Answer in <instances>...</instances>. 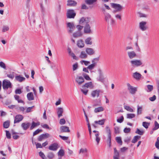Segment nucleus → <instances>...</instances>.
I'll return each mask as SVG.
<instances>
[{"instance_id":"e433bc0d","label":"nucleus","mask_w":159,"mask_h":159,"mask_svg":"<svg viewBox=\"0 0 159 159\" xmlns=\"http://www.w3.org/2000/svg\"><path fill=\"white\" fill-rule=\"evenodd\" d=\"M14 97L15 99L18 101V103H24L23 101L19 98V96L18 95H16Z\"/></svg>"},{"instance_id":"0eeeda50","label":"nucleus","mask_w":159,"mask_h":159,"mask_svg":"<svg viewBox=\"0 0 159 159\" xmlns=\"http://www.w3.org/2000/svg\"><path fill=\"white\" fill-rule=\"evenodd\" d=\"M84 32V33L86 34H90L93 33V32L91 29L90 25L88 24H86L85 26Z\"/></svg>"},{"instance_id":"09e8293b","label":"nucleus","mask_w":159,"mask_h":159,"mask_svg":"<svg viewBox=\"0 0 159 159\" xmlns=\"http://www.w3.org/2000/svg\"><path fill=\"white\" fill-rule=\"evenodd\" d=\"M144 131L143 130H140L139 129H137L135 132L136 134H138L140 135H142L144 134Z\"/></svg>"},{"instance_id":"680f3d73","label":"nucleus","mask_w":159,"mask_h":159,"mask_svg":"<svg viewBox=\"0 0 159 159\" xmlns=\"http://www.w3.org/2000/svg\"><path fill=\"white\" fill-rule=\"evenodd\" d=\"M42 130L41 129H37L36 130L34 133L33 135V136H35L38 134L40 131H41Z\"/></svg>"},{"instance_id":"6e6552de","label":"nucleus","mask_w":159,"mask_h":159,"mask_svg":"<svg viewBox=\"0 0 159 159\" xmlns=\"http://www.w3.org/2000/svg\"><path fill=\"white\" fill-rule=\"evenodd\" d=\"M75 81L78 85H80L84 82V80L83 77L77 75Z\"/></svg>"},{"instance_id":"7ed1b4c3","label":"nucleus","mask_w":159,"mask_h":159,"mask_svg":"<svg viewBox=\"0 0 159 159\" xmlns=\"http://www.w3.org/2000/svg\"><path fill=\"white\" fill-rule=\"evenodd\" d=\"M2 87L4 90H7L8 88H11V83L9 80H4L2 82Z\"/></svg>"},{"instance_id":"c03bdc74","label":"nucleus","mask_w":159,"mask_h":159,"mask_svg":"<svg viewBox=\"0 0 159 159\" xmlns=\"http://www.w3.org/2000/svg\"><path fill=\"white\" fill-rule=\"evenodd\" d=\"M64 151L62 149H60L58 152V155L61 157L63 156L64 155Z\"/></svg>"},{"instance_id":"a18cd8bd","label":"nucleus","mask_w":159,"mask_h":159,"mask_svg":"<svg viewBox=\"0 0 159 159\" xmlns=\"http://www.w3.org/2000/svg\"><path fill=\"white\" fill-rule=\"evenodd\" d=\"M140 138V136H135L133 140L132 141V142L133 143H135L137 142L138 140Z\"/></svg>"},{"instance_id":"c9c22d12","label":"nucleus","mask_w":159,"mask_h":159,"mask_svg":"<svg viewBox=\"0 0 159 159\" xmlns=\"http://www.w3.org/2000/svg\"><path fill=\"white\" fill-rule=\"evenodd\" d=\"M108 26H112L115 25L116 23L115 20H107Z\"/></svg>"},{"instance_id":"a211bd4d","label":"nucleus","mask_w":159,"mask_h":159,"mask_svg":"<svg viewBox=\"0 0 159 159\" xmlns=\"http://www.w3.org/2000/svg\"><path fill=\"white\" fill-rule=\"evenodd\" d=\"M58 148V144L56 143L51 144L48 147V149L51 150L56 151Z\"/></svg>"},{"instance_id":"4be33fe9","label":"nucleus","mask_w":159,"mask_h":159,"mask_svg":"<svg viewBox=\"0 0 159 159\" xmlns=\"http://www.w3.org/2000/svg\"><path fill=\"white\" fill-rule=\"evenodd\" d=\"M15 78L17 81L20 82L24 81L25 80V77L21 76L20 75L16 76Z\"/></svg>"},{"instance_id":"4468645a","label":"nucleus","mask_w":159,"mask_h":159,"mask_svg":"<svg viewBox=\"0 0 159 159\" xmlns=\"http://www.w3.org/2000/svg\"><path fill=\"white\" fill-rule=\"evenodd\" d=\"M133 77L137 80H139L142 77L141 75L139 73L136 72L132 74Z\"/></svg>"},{"instance_id":"ddd939ff","label":"nucleus","mask_w":159,"mask_h":159,"mask_svg":"<svg viewBox=\"0 0 159 159\" xmlns=\"http://www.w3.org/2000/svg\"><path fill=\"white\" fill-rule=\"evenodd\" d=\"M101 91V90L98 89L94 90L92 92L91 95L93 98L95 97L98 98L99 96Z\"/></svg>"},{"instance_id":"72a5a7b5","label":"nucleus","mask_w":159,"mask_h":159,"mask_svg":"<svg viewBox=\"0 0 159 159\" xmlns=\"http://www.w3.org/2000/svg\"><path fill=\"white\" fill-rule=\"evenodd\" d=\"M81 90L82 92L85 95H86L87 94L89 91V90L86 87H83V85L82 86Z\"/></svg>"},{"instance_id":"774afa93","label":"nucleus","mask_w":159,"mask_h":159,"mask_svg":"<svg viewBox=\"0 0 159 159\" xmlns=\"http://www.w3.org/2000/svg\"><path fill=\"white\" fill-rule=\"evenodd\" d=\"M156 98V97L155 95H154L152 97L149 98V100L152 102L154 101Z\"/></svg>"},{"instance_id":"0e129e2a","label":"nucleus","mask_w":159,"mask_h":159,"mask_svg":"<svg viewBox=\"0 0 159 159\" xmlns=\"http://www.w3.org/2000/svg\"><path fill=\"white\" fill-rule=\"evenodd\" d=\"M15 92L16 94H20L22 93V91L21 89H18L15 90Z\"/></svg>"},{"instance_id":"13d9d810","label":"nucleus","mask_w":159,"mask_h":159,"mask_svg":"<svg viewBox=\"0 0 159 159\" xmlns=\"http://www.w3.org/2000/svg\"><path fill=\"white\" fill-rule=\"evenodd\" d=\"M0 67L4 69H6V66L5 64L2 61L0 62Z\"/></svg>"},{"instance_id":"9b49d317","label":"nucleus","mask_w":159,"mask_h":159,"mask_svg":"<svg viewBox=\"0 0 159 159\" xmlns=\"http://www.w3.org/2000/svg\"><path fill=\"white\" fill-rule=\"evenodd\" d=\"M127 54L128 57L131 59L136 58L137 56L135 52L134 51H128Z\"/></svg>"},{"instance_id":"3c124183","label":"nucleus","mask_w":159,"mask_h":159,"mask_svg":"<svg viewBox=\"0 0 159 159\" xmlns=\"http://www.w3.org/2000/svg\"><path fill=\"white\" fill-rule=\"evenodd\" d=\"M114 152L113 157H119V154L116 148H114Z\"/></svg>"},{"instance_id":"de8ad7c7","label":"nucleus","mask_w":159,"mask_h":159,"mask_svg":"<svg viewBox=\"0 0 159 159\" xmlns=\"http://www.w3.org/2000/svg\"><path fill=\"white\" fill-rule=\"evenodd\" d=\"M78 63L77 62L75 63L72 66L73 70L74 71L78 69Z\"/></svg>"},{"instance_id":"37998d69","label":"nucleus","mask_w":159,"mask_h":159,"mask_svg":"<svg viewBox=\"0 0 159 159\" xmlns=\"http://www.w3.org/2000/svg\"><path fill=\"white\" fill-rule=\"evenodd\" d=\"M124 107L125 109L128 111L130 112H133L134 111V110L129 106L125 105L124 106Z\"/></svg>"},{"instance_id":"393cba45","label":"nucleus","mask_w":159,"mask_h":159,"mask_svg":"<svg viewBox=\"0 0 159 159\" xmlns=\"http://www.w3.org/2000/svg\"><path fill=\"white\" fill-rule=\"evenodd\" d=\"M63 112V109L62 108L58 107L57 109V113L59 118L62 116V113Z\"/></svg>"},{"instance_id":"ea45409f","label":"nucleus","mask_w":159,"mask_h":159,"mask_svg":"<svg viewBox=\"0 0 159 159\" xmlns=\"http://www.w3.org/2000/svg\"><path fill=\"white\" fill-rule=\"evenodd\" d=\"M147 87L148 89V90H146V91L147 92H150L153 89V86L152 85H148L147 86Z\"/></svg>"},{"instance_id":"c756f323","label":"nucleus","mask_w":159,"mask_h":159,"mask_svg":"<svg viewBox=\"0 0 159 159\" xmlns=\"http://www.w3.org/2000/svg\"><path fill=\"white\" fill-rule=\"evenodd\" d=\"M40 125L39 122H38L35 123L34 121H33L31 124V125L30 127V130L33 129L34 128L36 127L37 126L39 125Z\"/></svg>"},{"instance_id":"7c9ffc66","label":"nucleus","mask_w":159,"mask_h":159,"mask_svg":"<svg viewBox=\"0 0 159 159\" xmlns=\"http://www.w3.org/2000/svg\"><path fill=\"white\" fill-rule=\"evenodd\" d=\"M77 45L80 48H83L84 45L83 41L81 39L79 40L77 42Z\"/></svg>"},{"instance_id":"58836bf2","label":"nucleus","mask_w":159,"mask_h":159,"mask_svg":"<svg viewBox=\"0 0 159 159\" xmlns=\"http://www.w3.org/2000/svg\"><path fill=\"white\" fill-rule=\"evenodd\" d=\"M137 113L138 115L142 113V107L141 106L140 107L138 105L137 106Z\"/></svg>"},{"instance_id":"052dcab7","label":"nucleus","mask_w":159,"mask_h":159,"mask_svg":"<svg viewBox=\"0 0 159 159\" xmlns=\"http://www.w3.org/2000/svg\"><path fill=\"white\" fill-rule=\"evenodd\" d=\"M44 135H43V134H42L40 135L39 138H38V140L39 141H42L43 139H44Z\"/></svg>"},{"instance_id":"473e14b6","label":"nucleus","mask_w":159,"mask_h":159,"mask_svg":"<svg viewBox=\"0 0 159 159\" xmlns=\"http://www.w3.org/2000/svg\"><path fill=\"white\" fill-rule=\"evenodd\" d=\"M87 57V55L84 51H82L79 56V57L82 59H86Z\"/></svg>"},{"instance_id":"6e6d98bb","label":"nucleus","mask_w":159,"mask_h":159,"mask_svg":"<svg viewBox=\"0 0 159 159\" xmlns=\"http://www.w3.org/2000/svg\"><path fill=\"white\" fill-rule=\"evenodd\" d=\"M124 120V117L123 116H121L120 117L117 119V121L119 123H121Z\"/></svg>"},{"instance_id":"b1692460","label":"nucleus","mask_w":159,"mask_h":159,"mask_svg":"<svg viewBox=\"0 0 159 159\" xmlns=\"http://www.w3.org/2000/svg\"><path fill=\"white\" fill-rule=\"evenodd\" d=\"M61 132H69L70 130L69 128L66 126H62L60 127Z\"/></svg>"},{"instance_id":"5fc2aeb1","label":"nucleus","mask_w":159,"mask_h":159,"mask_svg":"<svg viewBox=\"0 0 159 159\" xmlns=\"http://www.w3.org/2000/svg\"><path fill=\"white\" fill-rule=\"evenodd\" d=\"M105 129L106 132L108 134V136L110 137V135H111V132L110 128L108 126H106Z\"/></svg>"},{"instance_id":"f8f14e48","label":"nucleus","mask_w":159,"mask_h":159,"mask_svg":"<svg viewBox=\"0 0 159 159\" xmlns=\"http://www.w3.org/2000/svg\"><path fill=\"white\" fill-rule=\"evenodd\" d=\"M111 7L118 11H120L123 8L119 4L111 3Z\"/></svg>"},{"instance_id":"f704fd0d","label":"nucleus","mask_w":159,"mask_h":159,"mask_svg":"<svg viewBox=\"0 0 159 159\" xmlns=\"http://www.w3.org/2000/svg\"><path fill=\"white\" fill-rule=\"evenodd\" d=\"M80 63L82 65H84L85 66H87L90 64V62L89 61L83 60L80 61Z\"/></svg>"},{"instance_id":"4d7b16f0","label":"nucleus","mask_w":159,"mask_h":159,"mask_svg":"<svg viewBox=\"0 0 159 159\" xmlns=\"http://www.w3.org/2000/svg\"><path fill=\"white\" fill-rule=\"evenodd\" d=\"M83 76L84 78L86 80L88 81L91 80V78L88 75L85 74H83Z\"/></svg>"},{"instance_id":"e2e57ef3","label":"nucleus","mask_w":159,"mask_h":159,"mask_svg":"<svg viewBox=\"0 0 159 159\" xmlns=\"http://www.w3.org/2000/svg\"><path fill=\"white\" fill-rule=\"evenodd\" d=\"M9 29V27L7 26H4L3 27L2 29V31L3 32H5L7 30H8Z\"/></svg>"},{"instance_id":"2eb2a0df","label":"nucleus","mask_w":159,"mask_h":159,"mask_svg":"<svg viewBox=\"0 0 159 159\" xmlns=\"http://www.w3.org/2000/svg\"><path fill=\"white\" fill-rule=\"evenodd\" d=\"M23 116L20 115H17L15 118V119L14 121V123H19L23 119Z\"/></svg>"},{"instance_id":"f03ea898","label":"nucleus","mask_w":159,"mask_h":159,"mask_svg":"<svg viewBox=\"0 0 159 159\" xmlns=\"http://www.w3.org/2000/svg\"><path fill=\"white\" fill-rule=\"evenodd\" d=\"M131 65L133 67H138L141 65L143 63L142 61L139 60H133L130 61Z\"/></svg>"},{"instance_id":"4c0bfd02","label":"nucleus","mask_w":159,"mask_h":159,"mask_svg":"<svg viewBox=\"0 0 159 159\" xmlns=\"http://www.w3.org/2000/svg\"><path fill=\"white\" fill-rule=\"evenodd\" d=\"M97 0H85V2L88 5H92L96 2Z\"/></svg>"},{"instance_id":"aec40b11","label":"nucleus","mask_w":159,"mask_h":159,"mask_svg":"<svg viewBox=\"0 0 159 159\" xmlns=\"http://www.w3.org/2000/svg\"><path fill=\"white\" fill-rule=\"evenodd\" d=\"M83 87H86L87 88H89L92 89H93L94 88V85L91 82H90L85 83L83 85Z\"/></svg>"},{"instance_id":"bb28decb","label":"nucleus","mask_w":159,"mask_h":159,"mask_svg":"<svg viewBox=\"0 0 159 159\" xmlns=\"http://www.w3.org/2000/svg\"><path fill=\"white\" fill-rule=\"evenodd\" d=\"M27 97L29 101L33 100L34 99L33 93L32 92L28 93L27 94Z\"/></svg>"},{"instance_id":"39448f33","label":"nucleus","mask_w":159,"mask_h":159,"mask_svg":"<svg viewBox=\"0 0 159 159\" xmlns=\"http://www.w3.org/2000/svg\"><path fill=\"white\" fill-rule=\"evenodd\" d=\"M98 76L97 78V80L100 82H103L104 80V78L102 70L100 69H99L98 70Z\"/></svg>"},{"instance_id":"8fccbe9b","label":"nucleus","mask_w":159,"mask_h":159,"mask_svg":"<svg viewBox=\"0 0 159 159\" xmlns=\"http://www.w3.org/2000/svg\"><path fill=\"white\" fill-rule=\"evenodd\" d=\"M116 140L117 143H119L120 145H122V142L120 137H116Z\"/></svg>"},{"instance_id":"5701e85b","label":"nucleus","mask_w":159,"mask_h":159,"mask_svg":"<svg viewBox=\"0 0 159 159\" xmlns=\"http://www.w3.org/2000/svg\"><path fill=\"white\" fill-rule=\"evenodd\" d=\"M87 152L88 150L86 148H81L79 151V153L84 154V156H87Z\"/></svg>"},{"instance_id":"412c9836","label":"nucleus","mask_w":159,"mask_h":159,"mask_svg":"<svg viewBox=\"0 0 159 159\" xmlns=\"http://www.w3.org/2000/svg\"><path fill=\"white\" fill-rule=\"evenodd\" d=\"M93 132L96 133L95 135L96 137L95 140L97 143V144H98L100 140V138L99 137V133L98 131L96 130H93Z\"/></svg>"},{"instance_id":"49530a36","label":"nucleus","mask_w":159,"mask_h":159,"mask_svg":"<svg viewBox=\"0 0 159 159\" xmlns=\"http://www.w3.org/2000/svg\"><path fill=\"white\" fill-rule=\"evenodd\" d=\"M10 125V122L9 121H7L3 123V127L5 128H7Z\"/></svg>"},{"instance_id":"20e7f679","label":"nucleus","mask_w":159,"mask_h":159,"mask_svg":"<svg viewBox=\"0 0 159 159\" xmlns=\"http://www.w3.org/2000/svg\"><path fill=\"white\" fill-rule=\"evenodd\" d=\"M127 86L128 89L131 94H134L135 93L137 90V88L131 86L129 83L127 84Z\"/></svg>"},{"instance_id":"cd10ccee","label":"nucleus","mask_w":159,"mask_h":159,"mask_svg":"<svg viewBox=\"0 0 159 159\" xmlns=\"http://www.w3.org/2000/svg\"><path fill=\"white\" fill-rule=\"evenodd\" d=\"M104 108L102 106L96 108L94 110V112L95 113H98L102 112L104 110Z\"/></svg>"},{"instance_id":"dca6fc26","label":"nucleus","mask_w":159,"mask_h":159,"mask_svg":"<svg viewBox=\"0 0 159 159\" xmlns=\"http://www.w3.org/2000/svg\"><path fill=\"white\" fill-rule=\"evenodd\" d=\"M30 123L28 122L23 123L21 126L23 130H26L29 127Z\"/></svg>"},{"instance_id":"a19ab883","label":"nucleus","mask_w":159,"mask_h":159,"mask_svg":"<svg viewBox=\"0 0 159 159\" xmlns=\"http://www.w3.org/2000/svg\"><path fill=\"white\" fill-rule=\"evenodd\" d=\"M159 128V124L157 121H155L154 122V127L153 128V130H155Z\"/></svg>"},{"instance_id":"79ce46f5","label":"nucleus","mask_w":159,"mask_h":159,"mask_svg":"<svg viewBox=\"0 0 159 159\" xmlns=\"http://www.w3.org/2000/svg\"><path fill=\"white\" fill-rule=\"evenodd\" d=\"M138 16L140 17H147L148 15L144 14L140 12H138L137 13Z\"/></svg>"},{"instance_id":"f257e3e1","label":"nucleus","mask_w":159,"mask_h":159,"mask_svg":"<svg viewBox=\"0 0 159 159\" xmlns=\"http://www.w3.org/2000/svg\"><path fill=\"white\" fill-rule=\"evenodd\" d=\"M99 60V57H97L93 58L92 60V64L88 66L87 67L89 70L91 71L93 70L97 66V64Z\"/></svg>"},{"instance_id":"603ef678","label":"nucleus","mask_w":159,"mask_h":159,"mask_svg":"<svg viewBox=\"0 0 159 159\" xmlns=\"http://www.w3.org/2000/svg\"><path fill=\"white\" fill-rule=\"evenodd\" d=\"M135 115L134 114H128L127 115V118L128 119H131L135 117Z\"/></svg>"},{"instance_id":"338daca9","label":"nucleus","mask_w":159,"mask_h":159,"mask_svg":"<svg viewBox=\"0 0 159 159\" xmlns=\"http://www.w3.org/2000/svg\"><path fill=\"white\" fill-rule=\"evenodd\" d=\"M133 50V48L132 46H128L126 47L125 48V50L127 52L128 51V50Z\"/></svg>"},{"instance_id":"2f4dec72","label":"nucleus","mask_w":159,"mask_h":159,"mask_svg":"<svg viewBox=\"0 0 159 159\" xmlns=\"http://www.w3.org/2000/svg\"><path fill=\"white\" fill-rule=\"evenodd\" d=\"M85 43L87 45H92L93 44L92 38L90 37L87 38L85 40Z\"/></svg>"},{"instance_id":"6ab92c4d","label":"nucleus","mask_w":159,"mask_h":159,"mask_svg":"<svg viewBox=\"0 0 159 159\" xmlns=\"http://www.w3.org/2000/svg\"><path fill=\"white\" fill-rule=\"evenodd\" d=\"M77 2L73 0H68L67 1V5L70 7L75 6L77 5Z\"/></svg>"},{"instance_id":"a878e982","label":"nucleus","mask_w":159,"mask_h":159,"mask_svg":"<svg viewBox=\"0 0 159 159\" xmlns=\"http://www.w3.org/2000/svg\"><path fill=\"white\" fill-rule=\"evenodd\" d=\"M106 120L105 119H103L98 120L95 121L94 122L95 124H98L100 125H103L104 124Z\"/></svg>"},{"instance_id":"1a4fd4ad","label":"nucleus","mask_w":159,"mask_h":159,"mask_svg":"<svg viewBox=\"0 0 159 159\" xmlns=\"http://www.w3.org/2000/svg\"><path fill=\"white\" fill-rule=\"evenodd\" d=\"M76 15V13L73 10H69L67 13V17L69 18H74Z\"/></svg>"},{"instance_id":"c85d7f7f","label":"nucleus","mask_w":159,"mask_h":159,"mask_svg":"<svg viewBox=\"0 0 159 159\" xmlns=\"http://www.w3.org/2000/svg\"><path fill=\"white\" fill-rule=\"evenodd\" d=\"M83 35V33L81 31H78L73 33V36L74 38H77L81 37Z\"/></svg>"},{"instance_id":"f3484780","label":"nucleus","mask_w":159,"mask_h":159,"mask_svg":"<svg viewBox=\"0 0 159 159\" xmlns=\"http://www.w3.org/2000/svg\"><path fill=\"white\" fill-rule=\"evenodd\" d=\"M85 51L87 54L89 55H92L95 54V51L93 48H87Z\"/></svg>"},{"instance_id":"423d86ee","label":"nucleus","mask_w":159,"mask_h":159,"mask_svg":"<svg viewBox=\"0 0 159 159\" xmlns=\"http://www.w3.org/2000/svg\"><path fill=\"white\" fill-rule=\"evenodd\" d=\"M66 24L69 32L72 33L75 28L74 24L72 22H68Z\"/></svg>"},{"instance_id":"9d476101","label":"nucleus","mask_w":159,"mask_h":159,"mask_svg":"<svg viewBox=\"0 0 159 159\" xmlns=\"http://www.w3.org/2000/svg\"><path fill=\"white\" fill-rule=\"evenodd\" d=\"M147 23L145 21H142L139 23V27L140 29L143 31H144L147 30L148 27L147 26Z\"/></svg>"},{"instance_id":"bf43d9fd","label":"nucleus","mask_w":159,"mask_h":159,"mask_svg":"<svg viewBox=\"0 0 159 159\" xmlns=\"http://www.w3.org/2000/svg\"><path fill=\"white\" fill-rule=\"evenodd\" d=\"M48 157L50 159H52L54 157V154L52 152H49L48 154Z\"/></svg>"},{"instance_id":"864d4df0","label":"nucleus","mask_w":159,"mask_h":159,"mask_svg":"<svg viewBox=\"0 0 159 159\" xmlns=\"http://www.w3.org/2000/svg\"><path fill=\"white\" fill-rule=\"evenodd\" d=\"M149 125V123H148L146 122H143V126L146 129L148 128Z\"/></svg>"},{"instance_id":"69168bd1","label":"nucleus","mask_w":159,"mask_h":159,"mask_svg":"<svg viewBox=\"0 0 159 159\" xmlns=\"http://www.w3.org/2000/svg\"><path fill=\"white\" fill-rule=\"evenodd\" d=\"M130 129L129 128H126L124 129V131L125 133H128L130 132Z\"/></svg>"}]
</instances>
